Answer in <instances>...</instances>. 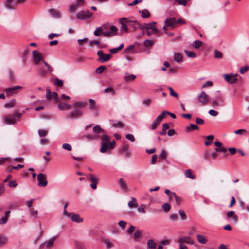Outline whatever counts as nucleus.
I'll list each match as a JSON object with an SVG mask.
<instances>
[{
  "label": "nucleus",
  "mask_w": 249,
  "mask_h": 249,
  "mask_svg": "<svg viewBox=\"0 0 249 249\" xmlns=\"http://www.w3.org/2000/svg\"><path fill=\"white\" fill-rule=\"evenodd\" d=\"M110 32H103L102 27H99L94 32V35L97 36H100L102 34L106 37H112L116 35L117 28L115 26H111L110 27Z\"/></svg>",
  "instance_id": "f257e3e1"
},
{
  "label": "nucleus",
  "mask_w": 249,
  "mask_h": 249,
  "mask_svg": "<svg viewBox=\"0 0 249 249\" xmlns=\"http://www.w3.org/2000/svg\"><path fill=\"white\" fill-rule=\"evenodd\" d=\"M22 88V86L16 85L6 88L5 91L6 93V96L9 97L17 93L18 90L21 89Z\"/></svg>",
  "instance_id": "f03ea898"
},
{
  "label": "nucleus",
  "mask_w": 249,
  "mask_h": 249,
  "mask_svg": "<svg viewBox=\"0 0 249 249\" xmlns=\"http://www.w3.org/2000/svg\"><path fill=\"white\" fill-rule=\"evenodd\" d=\"M92 16V13L87 10L81 11L76 14V18L78 19L85 20L90 18Z\"/></svg>",
  "instance_id": "7ed1b4c3"
},
{
  "label": "nucleus",
  "mask_w": 249,
  "mask_h": 249,
  "mask_svg": "<svg viewBox=\"0 0 249 249\" xmlns=\"http://www.w3.org/2000/svg\"><path fill=\"white\" fill-rule=\"evenodd\" d=\"M97 55L99 56L98 61L102 63H105L109 61L112 57L111 54H104L102 50H99L97 52Z\"/></svg>",
  "instance_id": "20e7f679"
},
{
  "label": "nucleus",
  "mask_w": 249,
  "mask_h": 249,
  "mask_svg": "<svg viewBox=\"0 0 249 249\" xmlns=\"http://www.w3.org/2000/svg\"><path fill=\"white\" fill-rule=\"evenodd\" d=\"M38 186L45 187L47 185V176L43 173H39L37 175Z\"/></svg>",
  "instance_id": "39448f33"
},
{
  "label": "nucleus",
  "mask_w": 249,
  "mask_h": 249,
  "mask_svg": "<svg viewBox=\"0 0 249 249\" xmlns=\"http://www.w3.org/2000/svg\"><path fill=\"white\" fill-rule=\"evenodd\" d=\"M237 73L234 74L233 73H231L229 74H224L223 76L228 83L233 84L237 81V79L236 77L237 76Z\"/></svg>",
  "instance_id": "423d86ee"
},
{
  "label": "nucleus",
  "mask_w": 249,
  "mask_h": 249,
  "mask_svg": "<svg viewBox=\"0 0 249 249\" xmlns=\"http://www.w3.org/2000/svg\"><path fill=\"white\" fill-rule=\"evenodd\" d=\"M156 23L154 21H153L149 23L145 24V29L147 30L151 29L152 30L153 33L160 34L161 33V32L158 31V29L156 28Z\"/></svg>",
  "instance_id": "0eeeda50"
},
{
  "label": "nucleus",
  "mask_w": 249,
  "mask_h": 249,
  "mask_svg": "<svg viewBox=\"0 0 249 249\" xmlns=\"http://www.w3.org/2000/svg\"><path fill=\"white\" fill-rule=\"evenodd\" d=\"M33 57L34 63L37 65L41 61H43L42 54L36 50L33 51Z\"/></svg>",
  "instance_id": "6e6552de"
},
{
  "label": "nucleus",
  "mask_w": 249,
  "mask_h": 249,
  "mask_svg": "<svg viewBox=\"0 0 249 249\" xmlns=\"http://www.w3.org/2000/svg\"><path fill=\"white\" fill-rule=\"evenodd\" d=\"M209 100L208 95L204 92L202 91L200 95L198 96V101L199 103L202 104H207Z\"/></svg>",
  "instance_id": "1a4fd4ad"
},
{
  "label": "nucleus",
  "mask_w": 249,
  "mask_h": 249,
  "mask_svg": "<svg viewBox=\"0 0 249 249\" xmlns=\"http://www.w3.org/2000/svg\"><path fill=\"white\" fill-rule=\"evenodd\" d=\"M83 114V112L79 108H75L72 111L69 113V116L71 118H79Z\"/></svg>",
  "instance_id": "9d476101"
},
{
  "label": "nucleus",
  "mask_w": 249,
  "mask_h": 249,
  "mask_svg": "<svg viewBox=\"0 0 249 249\" xmlns=\"http://www.w3.org/2000/svg\"><path fill=\"white\" fill-rule=\"evenodd\" d=\"M59 103L57 107L60 110L64 111L69 110L71 108V106L63 102H57Z\"/></svg>",
  "instance_id": "9b49d317"
},
{
  "label": "nucleus",
  "mask_w": 249,
  "mask_h": 249,
  "mask_svg": "<svg viewBox=\"0 0 249 249\" xmlns=\"http://www.w3.org/2000/svg\"><path fill=\"white\" fill-rule=\"evenodd\" d=\"M120 152L124 154L126 157H129L131 155V154L129 149L128 144L124 143L123 145L120 150Z\"/></svg>",
  "instance_id": "f8f14e48"
},
{
  "label": "nucleus",
  "mask_w": 249,
  "mask_h": 249,
  "mask_svg": "<svg viewBox=\"0 0 249 249\" xmlns=\"http://www.w3.org/2000/svg\"><path fill=\"white\" fill-rule=\"evenodd\" d=\"M89 176L90 177V180L92 182V183L90 184L91 187L93 189H96L99 178L94 177V175L91 174H89Z\"/></svg>",
  "instance_id": "ddd939ff"
},
{
  "label": "nucleus",
  "mask_w": 249,
  "mask_h": 249,
  "mask_svg": "<svg viewBox=\"0 0 249 249\" xmlns=\"http://www.w3.org/2000/svg\"><path fill=\"white\" fill-rule=\"evenodd\" d=\"M178 242L179 244L180 243L184 244V243L189 245H193L194 244L193 240L189 236H184L179 238L178 239Z\"/></svg>",
  "instance_id": "4468645a"
},
{
  "label": "nucleus",
  "mask_w": 249,
  "mask_h": 249,
  "mask_svg": "<svg viewBox=\"0 0 249 249\" xmlns=\"http://www.w3.org/2000/svg\"><path fill=\"white\" fill-rule=\"evenodd\" d=\"M110 145L109 142H103L101 144V147L100 149V152L104 153L106 152H110Z\"/></svg>",
  "instance_id": "2eb2a0df"
},
{
  "label": "nucleus",
  "mask_w": 249,
  "mask_h": 249,
  "mask_svg": "<svg viewBox=\"0 0 249 249\" xmlns=\"http://www.w3.org/2000/svg\"><path fill=\"white\" fill-rule=\"evenodd\" d=\"M55 237H53L50 240L46 241L45 243H42L40 245L39 248H42L43 247L46 246L47 248L52 247L54 244Z\"/></svg>",
  "instance_id": "dca6fc26"
},
{
  "label": "nucleus",
  "mask_w": 249,
  "mask_h": 249,
  "mask_svg": "<svg viewBox=\"0 0 249 249\" xmlns=\"http://www.w3.org/2000/svg\"><path fill=\"white\" fill-rule=\"evenodd\" d=\"M165 24L167 26H170L174 28L177 24L176 20L174 18L167 19L165 21Z\"/></svg>",
  "instance_id": "f3484780"
},
{
  "label": "nucleus",
  "mask_w": 249,
  "mask_h": 249,
  "mask_svg": "<svg viewBox=\"0 0 249 249\" xmlns=\"http://www.w3.org/2000/svg\"><path fill=\"white\" fill-rule=\"evenodd\" d=\"M199 129V127L195 124H191L190 125L187 126L185 127V131L187 133H189L193 130H198Z\"/></svg>",
  "instance_id": "a211bd4d"
},
{
  "label": "nucleus",
  "mask_w": 249,
  "mask_h": 249,
  "mask_svg": "<svg viewBox=\"0 0 249 249\" xmlns=\"http://www.w3.org/2000/svg\"><path fill=\"white\" fill-rule=\"evenodd\" d=\"M11 211L8 210L5 212L4 215L0 218V224L2 225L6 224L8 221V218L9 216V214Z\"/></svg>",
  "instance_id": "6ab92c4d"
},
{
  "label": "nucleus",
  "mask_w": 249,
  "mask_h": 249,
  "mask_svg": "<svg viewBox=\"0 0 249 249\" xmlns=\"http://www.w3.org/2000/svg\"><path fill=\"white\" fill-rule=\"evenodd\" d=\"M71 220L72 221L75 222L76 223H81L83 221V219L80 217L79 214H75L74 213H72Z\"/></svg>",
  "instance_id": "aec40b11"
},
{
  "label": "nucleus",
  "mask_w": 249,
  "mask_h": 249,
  "mask_svg": "<svg viewBox=\"0 0 249 249\" xmlns=\"http://www.w3.org/2000/svg\"><path fill=\"white\" fill-rule=\"evenodd\" d=\"M227 217L228 218L232 217L233 221L236 223L238 221V217L235 214V212L233 211H231L227 213Z\"/></svg>",
  "instance_id": "412c9836"
},
{
  "label": "nucleus",
  "mask_w": 249,
  "mask_h": 249,
  "mask_svg": "<svg viewBox=\"0 0 249 249\" xmlns=\"http://www.w3.org/2000/svg\"><path fill=\"white\" fill-rule=\"evenodd\" d=\"M8 237L4 234H0V247L3 246L8 242Z\"/></svg>",
  "instance_id": "4be33fe9"
},
{
  "label": "nucleus",
  "mask_w": 249,
  "mask_h": 249,
  "mask_svg": "<svg viewBox=\"0 0 249 249\" xmlns=\"http://www.w3.org/2000/svg\"><path fill=\"white\" fill-rule=\"evenodd\" d=\"M49 12L51 14V15L53 17H55L56 18H59L60 17L59 12L55 9L52 8L49 9Z\"/></svg>",
  "instance_id": "5701e85b"
},
{
  "label": "nucleus",
  "mask_w": 249,
  "mask_h": 249,
  "mask_svg": "<svg viewBox=\"0 0 249 249\" xmlns=\"http://www.w3.org/2000/svg\"><path fill=\"white\" fill-rule=\"evenodd\" d=\"M124 22V24H127L129 26H133V22L132 20H130L125 17L121 18L119 19V22Z\"/></svg>",
  "instance_id": "b1692460"
},
{
  "label": "nucleus",
  "mask_w": 249,
  "mask_h": 249,
  "mask_svg": "<svg viewBox=\"0 0 249 249\" xmlns=\"http://www.w3.org/2000/svg\"><path fill=\"white\" fill-rule=\"evenodd\" d=\"M4 122L9 124H15V120H13L12 116H5L4 117Z\"/></svg>",
  "instance_id": "393cba45"
},
{
  "label": "nucleus",
  "mask_w": 249,
  "mask_h": 249,
  "mask_svg": "<svg viewBox=\"0 0 249 249\" xmlns=\"http://www.w3.org/2000/svg\"><path fill=\"white\" fill-rule=\"evenodd\" d=\"M196 237L198 240V242L200 243L205 244L207 242V239L206 237L204 236H203L200 234H197L196 235Z\"/></svg>",
  "instance_id": "a878e982"
},
{
  "label": "nucleus",
  "mask_w": 249,
  "mask_h": 249,
  "mask_svg": "<svg viewBox=\"0 0 249 249\" xmlns=\"http://www.w3.org/2000/svg\"><path fill=\"white\" fill-rule=\"evenodd\" d=\"M174 59L176 62L180 63L182 61L183 56L179 53H175L174 54Z\"/></svg>",
  "instance_id": "bb28decb"
},
{
  "label": "nucleus",
  "mask_w": 249,
  "mask_h": 249,
  "mask_svg": "<svg viewBox=\"0 0 249 249\" xmlns=\"http://www.w3.org/2000/svg\"><path fill=\"white\" fill-rule=\"evenodd\" d=\"M119 184L120 186L121 189L126 191L127 190V185L126 183L124 181V179L122 178H120L119 179Z\"/></svg>",
  "instance_id": "cd10ccee"
},
{
  "label": "nucleus",
  "mask_w": 249,
  "mask_h": 249,
  "mask_svg": "<svg viewBox=\"0 0 249 249\" xmlns=\"http://www.w3.org/2000/svg\"><path fill=\"white\" fill-rule=\"evenodd\" d=\"M124 45L123 43H122L118 47L110 49L109 50V51L112 53V54H115L117 53V52L122 50L123 48L124 47Z\"/></svg>",
  "instance_id": "c85d7f7f"
},
{
  "label": "nucleus",
  "mask_w": 249,
  "mask_h": 249,
  "mask_svg": "<svg viewBox=\"0 0 249 249\" xmlns=\"http://www.w3.org/2000/svg\"><path fill=\"white\" fill-rule=\"evenodd\" d=\"M84 137L88 141H92L98 139L99 136L98 135L87 134Z\"/></svg>",
  "instance_id": "c756f323"
},
{
  "label": "nucleus",
  "mask_w": 249,
  "mask_h": 249,
  "mask_svg": "<svg viewBox=\"0 0 249 249\" xmlns=\"http://www.w3.org/2000/svg\"><path fill=\"white\" fill-rule=\"evenodd\" d=\"M16 104V100L15 99H12L9 102L6 103L4 105V107L6 108H12L15 106Z\"/></svg>",
  "instance_id": "7c9ffc66"
},
{
  "label": "nucleus",
  "mask_w": 249,
  "mask_h": 249,
  "mask_svg": "<svg viewBox=\"0 0 249 249\" xmlns=\"http://www.w3.org/2000/svg\"><path fill=\"white\" fill-rule=\"evenodd\" d=\"M157 245L153 239H150L147 242V247L150 249H155Z\"/></svg>",
  "instance_id": "2f4dec72"
},
{
  "label": "nucleus",
  "mask_w": 249,
  "mask_h": 249,
  "mask_svg": "<svg viewBox=\"0 0 249 249\" xmlns=\"http://www.w3.org/2000/svg\"><path fill=\"white\" fill-rule=\"evenodd\" d=\"M185 176L186 178L194 179L195 178V176L193 174L191 170L188 169L186 170L184 173Z\"/></svg>",
  "instance_id": "473e14b6"
},
{
  "label": "nucleus",
  "mask_w": 249,
  "mask_h": 249,
  "mask_svg": "<svg viewBox=\"0 0 249 249\" xmlns=\"http://www.w3.org/2000/svg\"><path fill=\"white\" fill-rule=\"evenodd\" d=\"M136 76L134 74H130L126 75L124 77V80L125 82H128L130 81H133L136 79Z\"/></svg>",
  "instance_id": "72a5a7b5"
},
{
  "label": "nucleus",
  "mask_w": 249,
  "mask_h": 249,
  "mask_svg": "<svg viewBox=\"0 0 249 249\" xmlns=\"http://www.w3.org/2000/svg\"><path fill=\"white\" fill-rule=\"evenodd\" d=\"M139 12L141 13V16L143 18H147L150 15L149 11L147 9H143L142 11L140 10Z\"/></svg>",
  "instance_id": "f704fd0d"
},
{
  "label": "nucleus",
  "mask_w": 249,
  "mask_h": 249,
  "mask_svg": "<svg viewBox=\"0 0 249 249\" xmlns=\"http://www.w3.org/2000/svg\"><path fill=\"white\" fill-rule=\"evenodd\" d=\"M93 131L94 133L99 134L104 132V130L98 125H96L93 127Z\"/></svg>",
  "instance_id": "c9c22d12"
},
{
  "label": "nucleus",
  "mask_w": 249,
  "mask_h": 249,
  "mask_svg": "<svg viewBox=\"0 0 249 249\" xmlns=\"http://www.w3.org/2000/svg\"><path fill=\"white\" fill-rule=\"evenodd\" d=\"M89 102L90 103V105L89 106V108L91 110H96L97 107L95 104V102L93 99H90L89 100Z\"/></svg>",
  "instance_id": "e433bc0d"
},
{
  "label": "nucleus",
  "mask_w": 249,
  "mask_h": 249,
  "mask_svg": "<svg viewBox=\"0 0 249 249\" xmlns=\"http://www.w3.org/2000/svg\"><path fill=\"white\" fill-rule=\"evenodd\" d=\"M128 205L130 208L137 207L138 204L136 202V199L134 197H131V201L129 202Z\"/></svg>",
  "instance_id": "4c0bfd02"
},
{
  "label": "nucleus",
  "mask_w": 249,
  "mask_h": 249,
  "mask_svg": "<svg viewBox=\"0 0 249 249\" xmlns=\"http://www.w3.org/2000/svg\"><path fill=\"white\" fill-rule=\"evenodd\" d=\"M121 25L120 33L123 34L124 33V31L125 32H127L128 31V29L127 27V25L124 24V22H119Z\"/></svg>",
  "instance_id": "58836bf2"
},
{
  "label": "nucleus",
  "mask_w": 249,
  "mask_h": 249,
  "mask_svg": "<svg viewBox=\"0 0 249 249\" xmlns=\"http://www.w3.org/2000/svg\"><path fill=\"white\" fill-rule=\"evenodd\" d=\"M184 52L188 57L195 58L196 57L195 53L193 51L185 50Z\"/></svg>",
  "instance_id": "ea45409f"
},
{
  "label": "nucleus",
  "mask_w": 249,
  "mask_h": 249,
  "mask_svg": "<svg viewBox=\"0 0 249 249\" xmlns=\"http://www.w3.org/2000/svg\"><path fill=\"white\" fill-rule=\"evenodd\" d=\"M172 195H173V198H175L176 203L177 204H180L182 201L181 198L178 196L176 195V194L174 192H172Z\"/></svg>",
  "instance_id": "a19ab883"
},
{
  "label": "nucleus",
  "mask_w": 249,
  "mask_h": 249,
  "mask_svg": "<svg viewBox=\"0 0 249 249\" xmlns=\"http://www.w3.org/2000/svg\"><path fill=\"white\" fill-rule=\"evenodd\" d=\"M71 98L70 96L65 94H62L61 96L57 99V102H63L64 100H69Z\"/></svg>",
  "instance_id": "79ce46f5"
},
{
  "label": "nucleus",
  "mask_w": 249,
  "mask_h": 249,
  "mask_svg": "<svg viewBox=\"0 0 249 249\" xmlns=\"http://www.w3.org/2000/svg\"><path fill=\"white\" fill-rule=\"evenodd\" d=\"M154 41L151 40L147 39L143 42V45L146 47H150L154 44Z\"/></svg>",
  "instance_id": "37998d69"
},
{
  "label": "nucleus",
  "mask_w": 249,
  "mask_h": 249,
  "mask_svg": "<svg viewBox=\"0 0 249 249\" xmlns=\"http://www.w3.org/2000/svg\"><path fill=\"white\" fill-rule=\"evenodd\" d=\"M142 230H140L139 229L137 230L134 234L135 240H136V239L139 238L140 237H141V235H142Z\"/></svg>",
  "instance_id": "c03bdc74"
},
{
  "label": "nucleus",
  "mask_w": 249,
  "mask_h": 249,
  "mask_svg": "<svg viewBox=\"0 0 249 249\" xmlns=\"http://www.w3.org/2000/svg\"><path fill=\"white\" fill-rule=\"evenodd\" d=\"M86 105V103L85 102H77L74 103L73 105V107H84Z\"/></svg>",
  "instance_id": "a18cd8bd"
},
{
  "label": "nucleus",
  "mask_w": 249,
  "mask_h": 249,
  "mask_svg": "<svg viewBox=\"0 0 249 249\" xmlns=\"http://www.w3.org/2000/svg\"><path fill=\"white\" fill-rule=\"evenodd\" d=\"M54 84L56 86L61 87L63 85V82L59 78H56L54 81Z\"/></svg>",
  "instance_id": "49530a36"
},
{
  "label": "nucleus",
  "mask_w": 249,
  "mask_h": 249,
  "mask_svg": "<svg viewBox=\"0 0 249 249\" xmlns=\"http://www.w3.org/2000/svg\"><path fill=\"white\" fill-rule=\"evenodd\" d=\"M162 208L165 212H168L170 210L171 207L169 203H165L162 205Z\"/></svg>",
  "instance_id": "de8ad7c7"
},
{
  "label": "nucleus",
  "mask_w": 249,
  "mask_h": 249,
  "mask_svg": "<svg viewBox=\"0 0 249 249\" xmlns=\"http://www.w3.org/2000/svg\"><path fill=\"white\" fill-rule=\"evenodd\" d=\"M104 92L105 93H111L112 95L115 94V91L112 87H108L104 89Z\"/></svg>",
  "instance_id": "09e8293b"
},
{
  "label": "nucleus",
  "mask_w": 249,
  "mask_h": 249,
  "mask_svg": "<svg viewBox=\"0 0 249 249\" xmlns=\"http://www.w3.org/2000/svg\"><path fill=\"white\" fill-rule=\"evenodd\" d=\"M179 214L182 220H185L186 219V215L184 210H180L178 211Z\"/></svg>",
  "instance_id": "8fccbe9b"
},
{
  "label": "nucleus",
  "mask_w": 249,
  "mask_h": 249,
  "mask_svg": "<svg viewBox=\"0 0 249 249\" xmlns=\"http://www.w3.org/2000/svg\"><path fill=\"white\" fill-rule=\"evenodd\" d=\"M211 104L213 107L219 106L220 104L217 98L213 99L211 100Z\"/></svg>",
  "instance_id": "3c124183"
},
{
  "label": "nucleus",
  "mask_w": 249,
  "mask_h": 249,
  "mask_svg": "<svg viewBox=\"0 0 249 249\" xmlns=\"http://www.w3.org/2000/svg\"><path fill=\"white\" fill-rule=\"evenodd\" d=\"M168 89L170 91V94L171 96H174L177 98H178V94L177 93H176L175 92H174V91L173 90L172 87H168Z\"/></svg>",
  "instance_id": "603ef678"
},
{
  "label": "nucleus",
  "mask_w": 249,
  "mask_h": 249,
  "mask_svg": "<svg viewBox=\"0 0 249 249\" xmlns=\"http://www.w3.org/2000/svg\"><path fill=\"white\" fill-rule=\"evenodd\" d=\"M202 45V42L199 40H195L193 43V46L195 49L199 48Z\"/></svg>",
  "instance_id": "864d4df0"
},
{
  "label": "nucleus",
  "mask_w": 249,
  "mask_h": 249,
  "mask_svg": "<svg viewBox=\"0 0 249 249\" xmlns=\"http://www.w3.org/2000/svg\"><path fill=\"white\" fill-rule=\"evenodd\" d=\"M101 138L104 142H109L110 140V137L106 134H103Z\"/></svg>",
  "instance_id": "5fc2aeb1"
},
{
  "label": "nucleus",
  "mask_w": 249,
  "mask_h": 249,
  "mask_svg": "<svg viewBox=\"0 0 249 249\" xmlns=\"http://www.w3.org/2000/svg\"><path fill=\"white\" fill-rule=\"evenodd\" d=\"M106 69L105 66H100L98 67L96 70V72L98 73H102Z\"/></svg>",
  "instance_id": "6e6d98bb"
},
{
  "label": "nucleus",
  "mask_w": 249,
  "mask_h": 249,
  "mask_svg": "<svg viewBox=\"0 0 249 249\" xmlns=\"http://www.w3.org/2000/svg\"><path fill=\"white\" fill-rule=\"evenodd\" d=\"M29 211L31 215L34 217L35 218H36L38 214V211L37 210H34L33 209H30Z\"/></svg>",
  "instance_id": "4d7b16f0"
},
{
  "label": "nucleus",
  "mask_w": 249,
  "mask_h": 249,
  "mask_svg": "<svg viewBox=\"0 0 249 249\" xmlns=\"http://www.w3.org/2000/svg\"><path fill=\"white\" fill-rule=\"evenodd\" d=\"M62 148L69 151H71L72 150L71 146L69 143H64L62 145Z\"/></svg>",
  "instance_id": "13d9d810"
},
{
  "label": "nucleus",
  "mask_w": 249,
  "mask_h": 249,
  "mask_svg": "<svg viewBox=\"0 0 249 249\" xmlns=\"http://www.w3.org/2000/svg\"><path fill=\"white\" fill-rule=\"evenodd\" d=\"M160 123L156 120H154L151 124V128L152 130H155Z\"/></svg>",
  "instance_id": "bf43d9fd"
},
{
  "label": "nucleus",
  "mask_w": 249,
  "mask_h": 249,
  "mask_svg": "<svg viewBox=\"0 0 249 249\" xmlns=\"http://www.w3.org/2000/svg\"><path fill=\"white\" fill-rule=\"evenodd\" d=\"M223 56L222 53L219 51H215L214 52V57L215 58H221Z\"/></svg>",
  "instance_id": "052dcab7"
},
{
  "label": "nucleus",
  "mask_w": 249,
  "mask_h": 249,
  "mask_svg": "<svg viewBox=\"0 0 249 249\" xmlns=\"http://www.w3.org/2000/svg\"><path fill=\"white\" fill-rule=\"evenodd\" d=\"M249 69V67L248 66L242 67L240 68V72L241 74H244Z\"/></svg>",
  "instance_id": "680f3d73"
},
{
  "label": "nucleus",
  "mask_w": 249,
  "mask_h": 249,
  "mask_svg": "<svg viewBox=\"0 0 249 249\" xmlns=\"http://www.w3.org/2000/svg\"><path fill=\"white\" fill-rule=\"evenodd\" d=\"M38 135L40 137H44L46 136L47 134V131L43 129L39 130L38 131Z\"/></svg>",
  "instance_id": "e2e57ef3"
},
{
  "label": "nucleus",
  "mask_w": 249,
  "mask_h": 249,
  "mask_svg": "<svg viewBox=\"0 0 249 249\" xmlns=\"http://www.w3.org/2000/svg\"><path fill=\"white\" fill-rule=\"evenodd\" d=\"M215 151L216 152H222L223 153H225L227 151V149L224 147H216L215 149Z\"/></svg>",
  "instance_id": "0e129e2a"
},
{
  "label": "nucleus",
  "mask_w": 249,
  "mask_h": 249,
  "mask_svg": "<svg viewBox=\"0 0 249 249\" xmlns=\"http://www.w3.org/2000/svg\"><path fill=\"white\" fill-rule=\"evenodd\" d=\"M125 137L128 140H130L131 142H133L135 141V139L134 136L131 134H128L125 135Z\"/></svg>",
  "instance_id": "69168bd1"
},
{
  "label": "nucleus",
  "mask_w": 249,
  "mask_h": 249,
  "mask_svg": "<svg viewBox=\"0 0 249 249\" xmlns=\"http://www.w3.org/2000/svg\"><path fill=\"white\" fill-rule=\"evenodd\" d=\"M22 115L21 113H19L17 112H15L13 115H12V118L13 120H15V122L17 121V119L20 118Z\"/></svg>",
  "instance_id": "338daca9"
},
{
  "label": "nucleus",
  "mask_w": 249,
  "mask_h": 249,
  "mask_svg": "<svg viewBox=\"0 0 249 249\" xmlns=\"http://www.w3.org/2000/svg\"><path fill=\"white\" fill-rule=\"evenodd\" d=\"M213 85V82L210 81H208L203 84L201 88L203 89L207 87H211Z\"/></svg>",
  "instance_id": "774afa93"
}]
</instances>
